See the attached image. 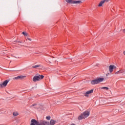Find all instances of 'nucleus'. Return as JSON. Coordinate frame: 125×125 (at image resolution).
<instances>
[{
  "mask_svg": "<svg viewBox=\"0 0 125 125\" xmlns=\"http://www.w3.org/2000/svg\"><path fill=\"white\" fill-rule=\"evenodd\" d=\"M30 125H49V122L41 120L39 122L35 119H32L30 122Z\"/></svg>",
  "mask_w": 125,
  "mask_h": 125,
  "instance_id": "f257e3e1",
  "label": "nucleus"
},
{
  "mask_svg": "<svg viewBox=\"0 0 125 125\" xmlns=\"http://www.w3.org/2000/svg\"><path fill=\"white\" fill-rule=\"evenodd\" d=\"M43 78H44V76L42 75L35 76L33 78V82H34V83H37V82H39V81L42 80Z\"/></svg>",
  "mask_w": 125,
  "mask_h": 125,
  "instance_id": "f03ea898",
  "label": "nucleus"
},
{
  "mask_svg": "<svg viewBox=\"0 0 125 125\" xmlns=\"http://www.w3.org/2000/svg\"><path fill=\"white\" fill-rule=\"evenodd\" d=\"M104 78H97L96 79H95L91 82V84L94 85V84H97L99 83H102L103 81H104Z\"/></svg>",
  "mask_w": 125,
  "mask_h": 125,
  "instance_id": "7ed1b4c3",
  "label": "nucleus"
},
{
  "mask_svg": "<svg viewBox=\"0 0 125 125\" xmlns=\"http://www.w3.org/2000/svg\"><path fill=\"white\" fill-rule=\"evenodd\" d=\"M91 93H93V89H91L89 91H87L85 93H84V95L85 97H88V96H89V94H91Z\"/></svg>",
  "mask_w": 125,
  "mask_h": 125,
  "instance_id": "20e7f679",
  "label": "nucleus"
},
{
  "mask_svg": "<svg viewBox=\"0 0 125 125\" xmlns=\"http://www.w3.org/2000/svg\"><path fill=\"white\" fill-rule=\"evenodd\" d=\"M90 113L89 111H84L82 113V115H83V119H85L89 116V114Z\"/></svg>",
  "mask_w": 125,
  "mask_h": 125,
  "instance_id": "39448f33",
  "label": "nucleus"
},
{
  "mask_svg": "<svg viewBox=\"0 0 125 125\" xmlns=\"http://www.w3.org/2000/svg\"><path fill=\"white\" fill-rule=\"evenodd\" d=\"M9 82V81L6 80H5L2 83L0 84V88L1 87H3V86H6L7 85V83Z\"/></svg>",
  "mask_w": 125,
  "mask_h": 125,
  "instance_id": "423d86ee",
  "label": "nucleus"
},
{
  "mask_svg": "<svg viewBox=\"0 0 125 125\" xmlns=\"http://www.w3.org/2000/svg\"><path fill=\"white\" fill-rule=\"evenodd\" d=\"M117 67L115 66V65H110L109 66V70L110 73H112V72H113V70H114V69H116Z\"/></svg>",
  "mask_w": 125,
  "mask_h": 125,
  "instance_id": "0eeeda50",
  "label": "nucleus"
},
{
  "mask_svg": "<svg viewBox=\"0 0 125 125\" xmlns=\"http://www.w3.org/2000/svg\"><path fill=\"white\" fill-rule=\"evenodd\" d=\"M25 78V76H20L13 78V80H23V78Z\"/></svg>",
  "mask_w": 125,
  "mask_h": 125,
  "instance_id": "6e6552de",
  "label": "nucleus"
},
{
  "mask_svg": "<svg viewBox=\"0 0 125 125\" xmlns=\"http://www.w3.org/2000/svg\"><path fill=\"white\" fill-rule=\"evenodd\" d=\"M82 0H73V4H81L82 3Z\"/></svg>",
  "mask_w": 125,
  "mask_h": 125,
  "instance_id": "1a4fd4ad",
  "label": "nucleus"
},
{
  "mask_svg": "<svg viewBox=\"0 0 125 125\" xmlns=\"http://www.w3.org/2000/svg\"><path fill=\"white\" fill-rule=\"evenodd\" d=\"M65 1L69 4H73L74 0H65Z\"/></svg>",
  "mask_w": 125,
  "mask_h": 125,
  "instance_id": "9d476101",
  "label": "nucleus"
},
{
  "mask_svg": "<svg viewBox=\"0 0 125 125\" xmlns=\"http://www.w3.org/2000/svg\"><path fill=\"white\" fill-rule=\"evenodd\" d=\"M104 1L103 0H102V1L100 2V3H99V5H98V6H99V7H100L101 6H102V5L104 4Z\"/></svg>",
  "mask_w": 125,
  "mask_h": 125,
  "instance_id": "9b49d317",
  "label": "nucleus"
},
{
  "mask_svg": "<svg viewBox=\"0 0 125 125\" xmlns=\"http://www.w3.org/2000/svg\"><path fill=\"white\" fill-rule=\"evenodd\" d=\"M83 114H82L80 116L78 117V120H83Z\"/></svg>",
  "mask_w": 125,
  "mask_h": 125,
  "instance_id": "f8f14e48",
  "label": "nucleus"
},
{
  "mask_svg": "<svg viewBox=\"0 0 125 125\" xmlns=\"http://www.w3.org/2000/svg\"><path fill=\"white\" fill-rule=\"evenodd\" d=\"M13 116H15V117H16V116H18V115H19V114L17 112H14L13 113Z\"/></svg>",
  "mask_w": 125,
  "mask_h": 125,
  "instance_id": "ddd939ff",
  "label": "nucleus"
},
{
  "mask_svg": "<svg viewBox=\"0 0 125 125\" xmlns=\"http://www.w3.org/2000/svg\"><path fill=\"white\" fill-rule=\"evenodd\" d=\"M38 67H41V64H38L32 66V68H38Z\"/></svg>",
  "mask_w": 125,
  "mask_h": 125,
  "instance_id": "4468645a",
  "label": "nucleus"
},
{
  "mask_svg": "<svg viewBox=\"0 0 125 125\" xmlns=\"http://www.w3.org/2000/svg\"><path fill=\"white\" fill-rule=\"evenodd\" d=\"M101 89H105V90H108V89H109V88H108L107 87H102L101 88Z\"/></svg>",
  "mask_w": 125,
  "mask_h": 125,
  "instance_id": "2eb2a0df",
  "label": "nucleus"
},
{
  "mask_svg": "<svg viewBox=\"0 0 125 125\" xmlns=\"http://www.w3.org/2000/svg\"><path fill=\"white\" fill-rule=\"evenodd\" d=\"M22 35H24L25 37H27V36H28V33H27L26 32H23Z\"/></svg>",
  "mask_w": 125,
  "mask_h": 125,
  "instance_id": "dca6fc26",
  "label": "nucleus"
},
{
  "mask_svg": "<svg viewBox=\"0 0 125 125\" xmlns=\"http://www.w3.org/2000/svg\"><path fill=\"white\" fill-rule=\"evenodd\" d=\"M50 118H51L50 116H46V119L48 121H49V120H50Z\"/></svg>",
  "mask_w": 125,
  "mask_h": 125,
  "instance_id": "f3484780",
  "label": "nucleus"
},
{
  "mask_svg": "<svg viewBox=\"0 0 125 125\" xmlns=\"http://www.w3.org/2000/svg\"><path fill=\"white\" fill-rule=\"evenodd\" d=\"M104 2H108V1H110V0H103Z\"/></svg>",
  "mask_w": 125,
  "mask_h": 125,
  "instance_id": "a211bd4d",
  "label": "nucleus"
},
{
  "mask_svg": "<svg viewBox=\"0 0 125 125\" xmlns=\"http://www.w3.org/2000/svg\"><path fill=\"white\" fill-rule=\"evenodd\" d=\"M27 40H28V41H30V42H31V41H32V39H31L30 38H27Z\"/></svg>",
  "mask_w": 125,
  "mask_h": 125,
  "instance_id": "6ab92c4d",
  "label": "nucleus"
},
{
  "mask_svg": "<svg viewBox=\"0 0 125 125\" xmlns=\"http://www.w3.org/2000/svg\"><path fill=\"white\" fill-rule=\"evenodd\" d=\"M36 105H37V104H33L32 105V106H36Z\"/></svg>",
  "mask_w": 125,
  "mask_h": 125,
  "instance_id": "aec40b11",
  "label": "nucleus"
},
{
  "mask_svg": "<svg viewBox=\"0 0 125 125\" xmlns=\"http://www.w3.org/2000/svg\"><path fill=\"white\" fill-rule=\"evenodd\" d=\"M123 33H125V29L123 30Z\"/></svg>",
  "mask_w": 125,
  "mask_h": 125,
  "instance_id": "412c9836",
  "label": "nucleus"
},
{
  "mask_svg": "<svg viewBox=\"0 0 125 125\" xmlns=\"http://www.w3.org/2000/svg\"><path fill=\"white\" fill-rule=\"evenodd\" d=\"M16 42H19V43H21V42L20 41Z\"/></svg>",
  "mask_w": 125,
  "mask_h": 125,
  "instance_id": "4be33fe9",
  "label": "nucleus"
},
{
  "mask_svg": "<svg viewBox=\"0 0 125 125\" xmlns=\"http://www.w3.org/2000/svg\"><path fill=\"white\" fill-rule=\"evenodd\" d=\"M123 54H124V55H125V51H124L123 52Z\"/></svg>",
  "mask_w": 125,
  "mask_h": 125,
  "instance_id": "5701e85b",
  "label": "nucleus"
}]
</instances>
